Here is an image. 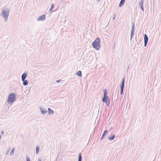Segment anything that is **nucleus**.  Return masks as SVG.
Masks as SVG:
<instances>
[{
    "instance_id": "nucleus-15",
    "label": "nucleus",
    "mask_w": 161,
    "mask_h": 161,
    "mask_svg": "<svg viewBox=\"0 0 161 161\" xmlns=\"http://www.w3.org/2000/svg\"><path fill=\"white\" fill-rule=\"evenodd\" d=\"M148 37L146 34H145L144 35V42H148Z\"/></svg>"
},
{
    "instance_id": "nucleus-19",
    "label": "nucleus",
    "mask_w": 161,
    "mask_h": 161,
    "mask_svg": "<svg viewBox=\"0 0 161 161\" xmlns=\"http://www.w3.org/2000/svg\"><path fill=\"white\" fill-rule=\"evenodd\" d=\"M36 153L37 154L39 151V147L38 146H36Z\"/></svg>"
},
{
    "instance_id": "nucleus-29",
    "label": "nucleus",
    "mask_w": 161,
    "mask_h": 161,
    "mask_svg": "<svg viewBox=\"0 0 161 161\" xmlns=\"http://www.w3.org/2000/svg\"><path fill=\"white\" fill-rule=\"evenodd\" d=\"M115 14H114V17H113V19H115Z\"/></svg>"
},
{
    "instance_id": "nucleus-21",
    "label": "nucleus",
    "mask_w": 161,
    "mask_h": 161,
    "mask_svg": "<svg viewBox=\"0 0 161 161\" xmlns=\"http://www.w3.org/2000/svg\"><path fill=\"white\" fill-rule=\"evenodd\" d=\"M54 4H52L51 6V7L50 8L49 10V12L51 11L54 8Z\"/></svg>"
},
{
    "instance_id": "nucleus-3",
    "label": "nucleus",
    "mask_w": 161,
    "mask_h": 161,
    "mask_svg": "<svg viewBox=\"0 0 161 161\" xmlns=\"http://www.w3.org/2000/svg\"><path fill=\"white\" fill-rule=\"evenodd\" d=\"M16 95L14 93H13L10 94L8 97L7 103L10 104L12 103L15 100Z\"/></svg>"
},
{
    "instance_id": "nucleus-17",
    "label": "nucleus",
    "mask_w": 161,
    "mask_h": 161,
    "mask_svg": "<svg viewBox=\"0 0 161 161\" xmlns=\"http://www.w3.org/2000/svg\"><path fill=\"white\" fill-rule=\"evenodd\" d=\"M103 96H108L107 94L108 93V91L107 89L103 90Z\"/></svg>"
},
{
    "instance_id": "nucleus-5",
    "label": "nucleus",
    "mask_w": 161,
    "mask_h": 161,
    "mask_svg": "<svg viewBox=\"0 0 161 161\" xmlns=\"http://www.w3.org/2000/svg\"><path fill=\"white\" fill-rule=\"evenodd\" d=\"M135 31V25L134 23H132V25L131 27V29L130 33V40L131 41L132 37L134 35V32Z\"/></svg>"
},
{
    "instance_id": "nucleus-20",
    "label": "nucleus",
    "mask_w": 161,
    "mask_h": 161,
    "mask_svg": "<svg viewBox=\"0 0 161 161\" xmlns=\"http://www.w3.org/2000/svg\"><path fill=\"white\" fill-rule=\"evenodd\" d=\"M120 86V94L122 95L123 93L124 87L121 86Z\"/></svg>"
},
{
    "instance_id": "nucleus-31",
    "label": "nucleus",
    "mask_w": 161,
    "mask_h": 161,
    "mask_svg": "<svg viewBox=\"0 0 161 161\" xmlns=\"http://www.w3.org/2000/svg\"><path fill=\"white\" fill-rule=\"evenodd\" d=\"M97 1V2H100V0H96Z\"/></svg>"
},
{
    "instance_id": "nucleus-26",
    "label": "nucleus",
    "mask_w": 161,
    "mask_h": 161,
    "mask_svg": "<svg viewBox=\"0 0 161 161\" xmlns=\"http://www.w3.org/2000/svg\"><path fill=\"white\" fill-rule=\"evenodd\" d=\"M26 161H30V158L29 157L26 156Z\"/></svg>"
},
{
    "instance_id": "nucleus-11",
    "label": "nucleus",
    "mask_w": 161,
    "mask_h": 161,
    "mask_svg": "<svg viewBox=\"0 0 161 161\" xmlns=\"http://www.w3.org/2000/svg\"><path fill=\"white\" fill-rule=\"evenodd\" d=\"M108 133V131L107 130H105L102 135V137L101 139V140H102L103 138Z\"/></svg>"
},
{
    "instance_id": "nucleus-24",
    "label": "nucleus",
    "mask_w": 161,
    "mask_h": 161,
    "mask_svg": "<svg viewBox=\"0 0 161 161\" xmlns=\"http://www.w3.org/2000/svg\"><path fill=\"white\" fill-rule=\"evenodd\" d=\"M140 7V8L141 9H142V10L143 11H144V8H143V6H139Z\"/></svg>"
},
{
    "instance_id": "nucleus-33",
    "label": "nucleus",
    "mask_w": 161,
    "mask_h": 161,
    "mask_svg": "<svg viewBox=\"0 0 161 161\" xmlns=\"http://www.w3.org/2000/svg\"><path fill=\"white\" fill-rule=\"evenodd\" d=\"M1 138V135H0V139Z\"/></svg>"
},
{
    "instance_id": "nucleus-27",
    "label": "nucleus",
    "mask_w": 161,
    "mask_h": 161,
    "mask_svg": "<svg viewBox=\"0 0 161 161\" xmlns=\"http://www.w3.org/2000/svg\"><path fill=\"white\" fill-rule=\"evenodd\" d=\"M144 42V46L145 47H146L147 45V42Z\"/></svg>"
},
{
    "instance_id": "nucleus-25",
    "label": "nucleus",
    "mask_w": 161,
    "mask_h": 161,
    "mask_svg": "<svg viewBox=\"0 0 161 161\" xmlns=\"http://www.w3.org/2000/svg\"><path fill=\"white\" fill-rule=\"evenodd\" d=\"M140 7V8L141 9H142V10L143 11H144V8H143V6H139Z\"/></svg>"
},
{
    "instance_id": "nucleus-13",
    "label": "nucleus",
    "mask_w": 161,
    "mask_h": 161,
    "mask_svg": "<svg viewBox=\"0 0 161 161\" xmlns=\"http://www.w3.org/2000/svg\"><path fill=\"white\" fill-rule=\"evenodd\" d=\"M125 0H121L120 1L119 4V7H121L124 3Z\"/></svg>"
},
{
    "instance_id": "nucleus-22",
    "label": "nucleus",
    "mask_w": 161,
    "mask_h": 161,
    "mask_svg": "<svg viewBox=\"0 0 161 161\" xmlns=\"http://www.w3.org/2000/svg\"><path fill=\"white\" fill-rule=\"evenodd\" d=\"M144 0H140V2L139 4V6H143Z\"/></svg>"
},
{
    "instance_id": "nucleus-30",
    "label": "nucleus",
    "mask_w": 161,
    "mask_h": 161,
    "mask_svg": "<svg viewBox=\"0 0 161 161\" xmlns=\"http://www.w3.org/2000/svg\"><path fill=\"white\" fill-rule=\"evenodd\" d=\"M3 133H4L3 131H1V134H2V135H3Z\"/></svg>"
},
{
    "instance_id": "nucleus-14",
    "label": "nucleus",
    "mask_w": 161,
    "mask_h": 161,
    "mask_svg": "<svg viewBox=\"0 0 161 161\" xmlns=\"http://www.w3.org/2000/svg\"><path fill=\"white\" fill-rule=\"evenodd\" d=\"M76 75H77L78 76L81 77L82 76V72L81 71L79 70L76 73Z\"/></svg>"
},
{
    "instance_id": "nucleus-18",
    "label": "nucleus",
    "mask_w": 161,
    "mask_h": 161,
    "mask_svg": "<svg viewBox=\"0 0 161 161\" xmlns=\"http://www.w3.org/2000/svg\"><path fill=\"white\" fill-rule=\"evenodd\" d=\"M82 156L81 155L80 153H79L78 157V161H82Z\"/></svg>"
},
{
    "instance_id": "nucleus-12",
    "label": "nucleus",
    "mask_w": 161,
    "mask_h": 161,
    "mask_svg": "<svg viewBox=\"0 0 161 161\" xmlns=\"http://www.w3.org/2000/svg\"><path fill=\"white\" fill-rule=\"evenodd\" d=\"M22 80L23 82V85L24 86H25L27 85L28 84V81L27 80L24 79V80Z\"/></svg>"
},
{
    "instance_id": "nucleus-23",
    "label": "nucleus",
    "mask_w": 161,
    "mask_h": 161,
    "mask_svg": "<svg viewBox=\"0 0 161 161\" xmlns=\"http://www.w3.org/2000/svg\"><path fill=\"white\" fill-rule=\"evenodd\" d=\"M14 148L12 149V150L11 151V152L10 153V155H13L14 154Z\"/></svg>"
},
{
    "instance_id": "nucleus-6",
    "label": "nucleus",
    "mask_w": 161,
    "mask_h": 161,
    "mask_svg": "<svg viewBox=\"0 0 161 161\" xmlns=\"http://www.w3.org/2000/svg\"><path fill=\"white\" fill-rule=\"evenodd\" d=\"M46 18V15L45 14H43V15L40 16L37 19V21H43L45 20Z\"/></svg>"
},
{
    "instance_id": "nucleus-4",
    "label": "nucleus",
    "mask_w": 161,
    "mask_h": 161,
    "mask_svg": "<svg viewBox=\"0 0 161 161\" xmlns=\"http://www.w3.org/2000/svg\"><path fill=\"white\" fill-rule=\"evenodd\" d=\"M102 101L104 102L106 105L108 106L110 103V99L108 96H103L102 99Z\"/></svg>"
},
{
    "instance_id": "nucleus-28",
    "label": "nucleus",
    "mask_w": 161,
    "mask_h": 161,
    "mask_svg": "<svg viewBox=\"0 0 161 161\" xmlns=\"http://www.w3.org/2000/svg\"><path fill=\"white\" fill-rule=\"evenodd\" d=\"M61 81V80H57L56 82L57 83H59V82H60Z\"/></svg>"
},
{
    "instance_id": "nucleus-8",
    "label": "nucleus",
    "mask_w": 161,
    "mask_h": 161,
    "mask_svg": "<svg viewBox=\"0 0 161 161\" xmlns=\"http://www.w3.org/2000/svg\"><path fill=\"white\" fill-rule=\"evenodd\" d=\"M27 75V73L26 72H24L21 75V80L25 79Z\"/></svg>"
},
{
    "instance_id": "nucleus-10",
    "label": "nucleus",
    "mask_w": 161,
    "mask_h": 161,
    "mask_svg": "<svg viewBox=\"0 0 161 161\" xmlns=\"http://www.w3.org/2000/svg\"><path fill=\"white\" fill-rule=\"evenodd\" d=\"M115 137V135H113V134H111L110 136H109L108 137V139L110 141L113 140Z\"/></svg>"
},
{
    "instance_id": "nucleus-1",
    "label": "nucleus",
    "mask_w": 161,
    "mask_h": 161,
    "mask_svg": "<svg viewBox=\"0 0 161 161\" xmlns=\"http://www.w3.org/2000/svg\"><path fill=\"white\" fill-rule=\"evenodd\" d=\"M100 40L99 38L97 37L92 43L93 47L97 50H99L101 47Z\"/></svg>"
},
{
    "instance_id": "nucleus-2",
    "label": "nucleus",
    "mask_w": 161,
    "mask_h": 161,
    "mask_svg": "<svg viewBox=\"0 0 161 161\" xmlns=\"http://www.w3.org/2000/svg\"><path fill=\"white\" fill-rule=\"evenodd\" d=\"M10 13V9L6 8L3 9L1 12V16L3 17L4 20L6 21L7 20Z\"/></svg>"
},
{
    "instance_id": "nucleus-7",
    "label": "nucleus",
    "mask_w": 161,
    "mask_h": 161,
    "mask_svg": "<svg viewBox=\"0 0 161 161\" xmlns=\"http://www.w3.org/2000/svg\"><path fill=\"white\" fill-rule=\"evenodd\" d=\"M40 111L41 113L42 114H44L46 113L47 112V111L45 109H43L42 108H40Z\"/></svg>"
},
{
    "instance_id": "nucleus-32",
    "label": "nucleus",
    "mask_w": 161,
    "mask_h": 161,
    "mask_svg": "<svg viewBox=\"0 0 161 161\" xmlns=\"http://www.w3.org/2000/svg\"><path fill=\"white\" fill-rule=\"evenodd\" d=\"M38 161H41V159H39Z\"/></svg>"
},
{
    "instance_id": "nucleus-16",
    "label": "nucleus",
    "mask_w": 161,
    "mask_h": 161,
    "mask_svg": "<svg viewBox=\"0 0 161 161\" xmlns=\"http://www.w3.org/2000/svg\"><path fill=\"white\" fill-rule=\"evenodd\" d=\"M125 77H124L122 80V82L120 85V86H125Z\"/></svg>"
},
{
    "instance_id": "nucleus-9",
    "label": "nucleus",
    "mask_w": 161,
    "mask_h": 161,
    "mask_svg": "<svg viewBox=\"0 0 161 161\" xmlns=\"http://www.w3.org/2000/svg\"><path fill=\"white\" fill-rule=\"evenodd\" d=\"M48 114L49 115H51L53 114L54 113V111L53 110H52L50 108H48Z\"/></svg>"
}]
</instances>
